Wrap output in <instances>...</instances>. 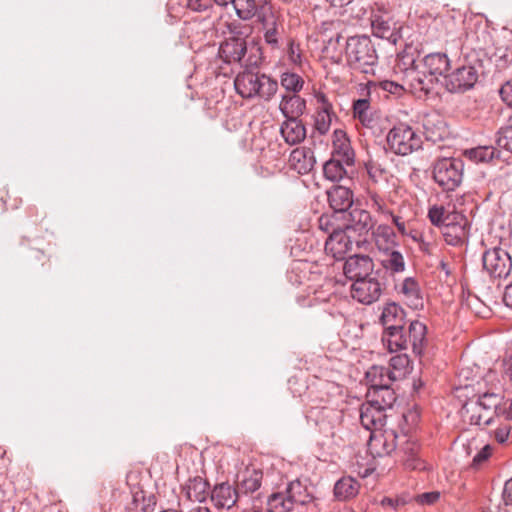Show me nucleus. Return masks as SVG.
Here are the masks:
<instances>
[{
	"label": "nucleus",
	"instance_id": "5",
	"mask_svg": "<svg viewBox=\"0 0 512 512\" xmlns=\"http://www.w3.org/2000/svg\"><path fill=\"white\" fill-rule=\"evenodd\" d=\"M272 507L279 512H290L296 505H306L313 501L314 497L307 485L300 480L289 482L283 491H277L270 495Z\"/></svg>",
	"mask_w": 512,
	"mask_h": 512
},
{
	"label": "nucleus",
	"instance_id": "53",
	"mask_svg": "<svg viewBox=\"0 0 512 512\" xmlns=\"http://www.w3.org/2000/svg\"><path fill=\"white\" fill-rule=\"evenodd\" d=\"M369 203L370 208L383 217L391 214V210L388 208L385 200L380 195L372 193L369 197Z\"/></svg>",
	"mask_w": 512,
	"mask_h": 512
},
{
	"label": "nucleus",
	"instance_id": "61",
	"mask_svg": "<svg viewBox=\"0 0 512 512\" xmlns=\"http://www.w3.org/2000/svg\"><path fill=\"white\" fill-rule=\"evenodd\" d=\"M492 454V447L490 445H485L474 457L472 460L473 467H479L483 462H485Z\"/></svg>",
	"mask_w": 512,
	"mask_h": 512
},
{
	"label": "nucleus",
	"instance_id": "50",
	"mask_svg": "<svg viewBox=\"0 0 512 512\" xmlns=\"http://www.w3.org/2000/svg\"><path fill=\"white\" fill-rule=\"evenodd\" d=\"M365 169L367 171V174L369 175V178L374 182H378L381 180H387V178H388V171L378 161H375V160L367 161L365 163Z\"/></svg>",
	"mask_w": 512,
	"mask_h": 512
},
{
	"label": "nucleus",
	"instance_id": "56",
	"mask_svg": "<svg viewBox=\"0 0 512 512\" xmlns=\"http://www.w3.org/2000/svg\"><path fill=\"white\" fill-rule=\"evenodd\" d=\"M458 224H468V219L464 214L458 211H448L445 214V223H443V226L441 229L458 225Z\"/></svg>",
	"mask_w": 512,
	"mask_h": 512
},
{
	"label": "nucleus",
	"instance_id": "23",
	"mask_svg": "<svg viewBox=\"0 0 512 512\" xmlns=\"http://www.w3.org/2000/svg\"><path fill=\"white\" fill-rule=\"evenodd\" d=\"M373 241L379 252H389L398 247L397 235L394 229L387 224H379L372 230Z\"/></svg>",
	"mask_w": 512,
	"mask_h": 512
},
{
	"label": "nucleus",
	"instance_id": "32",
	"mask_svg": "<svg viewBox=\"0 0 512 512\" xmlns=\"http://www.w3.org/2000/svg\"><path fill=\"white\" fill-rule=\"evenodd\" d=\"M209 487V483L205 479L196 476L187 481L182 492L191 501L203 502L209 495Z\"/></svg>",
	"mask_w": 512,
	"mask_h": 512
},
{
	"label": "nucleus",
	"instance_id": "43",
	"mask_svg": "<svg viewBox=\"0 0 512 512\" xmlns=\"http://www.w3.org/2000/svg\"><path fill=\"white\" fill-rule=\"evenodd\" d=\"M280 83L287 93L290 94H298L304 86L303 78L293 72H284L281 75Z\"/></svg>",
	"mask_w": 512,
	"mask_h": 512
},
{
	"label": "nucleus",
	"instance_id": "47",
	"mask_svg": "<svg viewBox=\"0 0 512 512\" xmlns=\"http://www.w3.org/2000/svg\"><path fill=\"white\" fill-rule=\"evenodd\" d=\"M495 142L500 151L512 154V125L501 127L496 133Z\"/></svg>",
	"mask_w": 512,
	"mask_h": 512
},
{
	"label": "nucleus",
	"instance_id": "39",
	"mask_svg": "<svg viewBox=\"0 0 512 512\" xmlns=\"http://www.w3.org/2000/svg\"><path fill=\"white\" fill-rule=\"evenodd\" d=\"M384 258L381 260L382 267L391 275L403 273L406 269V262L403 254L393 249L389 252H384Z\"/></svg>",
	"mask_w": 512,
	"mask_h": 512
},
{
	"label": "nucleus",
	"instance_id": "54",
	"mask_svg": "<svg viewBox=\"0 0 512 512\" xmlns=\"http://www.w3.org/2000/svg\"><path fill=\"white\" fill-rule=\"evenodd\" d=\"M446 212L447 209H445V207L434 205L428 210V218L434 226H437L441 229L443 223H445Z\"/></svg>",
	"mask_w": 512,
	"mask_h": 512
},
{
	"label": "nucleus",
	"instance_id": "18",
	"mask_svg": "<svg viewBox=\"0 0 512 512\" xmlns=\"http://www.w3.org/2000/svg\"><path fill=\"white\" fill-rule=\"evenodd\" d=\"M288 163L292 170L306 175L313 170L316 164L314 151L306 146L297 147L290 153Z\"/></svg>",
	"mask_w": 512,
	"mask_h": 512
},
{
	"label": "nucleus",
	"instance_id": "64",
	"mask_svg": "<svg viewBox=\"0 0 512 512\" xmlns=\"http://www.w3.org/2000/svg\"><path fill=\"white\" fill-rule=\"evenodd\" d=\"M258 500H254L251 508L245 510L244 512H279L272 507V498L269 496L266 501V508L263 509L258 504Z\"/></svg>",
	"mask_w": 512,
	"mask_h": 512
},
{
	"label": "nucleus",
	"instance_id": "37",
	"mask_svg": "<svg viewBox=\"0 0 512 512\" xmlns=\"http://www.w3.org/2000/svg\"><path fill=\"white\" fill-rule=\"evenodd\" d=\"M382 342L387 346L390 352L406 350L409 347V341L406 332H404V328L384 331Z\"/></svg>",
	"mask_w": 512,
	"mask_h": 512
},
{
	"label": "nucleus",
	"instance_id": "60",
	"mask_svg": "<svg viewBox=\"0 0 512 512\" xmlns=\"http://www.w3.org/2000/svg\"><path fill=\"white\" fill-rule=\"evenodd\" d=\"M214 0H187V7L195 12H203L213 6Z\"/></svg>",
	"mask_w": 512,
	"mask_h": 512
},
{
	"label": "nucleus",
	"instance_id": "30",
	"mask_svg": "<svg viewBox=\"0 0 512 512\" xmlns=\"http://www.w3.org/2000/svg\"><path fill=\"white\" fill-rule=\"evenodd\" d=\"M421 63L422 67L436 78L447 75L450 68V60L444 53H430L422 59Z\"/></svg>",
	"mask_w": 512,
	"mask_h": 512
},
{
	"label": "nucleus",
	"instance_id": "35",
	"mask_svg": "<svg viewBox=\"0 0 512 512\" xmlns=\"http://www.w3.org/2000/svg\"><path fill=\"white\" fill-rule=\"evenodd\" d=\"M502 400L503 399L498 394L485 393L480 396L475 403L470 406L466 404L463 408L467 413L478 412L481 410L494 411V413H496V418H499L498 408H500Z\"/></svg>",
	"mask_w": 512,
	"mask_h": 512
},
{
	"label": "nucleus",
	"instance_id": "41",
	"mask_svg": "<svg viewBox=\"0 0 512 512\" xmlns=\"http://www.w3.org/2000/svg\"><path fill=\"white\" fill-rule=\"evenodd\" d=\"M441 230L446 243L452 246L461 245L468 236V224L452 225Z\"/></svg>",
	"mask_w": 512,
	"mask_h": 512
},
{
	"label": "nucleus",
	"instance_id": "10",
	"mask_svg": "<svg viewBox=\"0 0 512 512\" xmlns=\"http://www.w3.org/2000/svg\"><path fill=\"white\" fill-rule=\"evenodd\" d=\"M354 236L344 229H334L325 242V251L335 259H343L344 255L352 250L355 243L358 248L365 243V240L353 239Z\"/></svg>",
	"mask_w": 512,
	"mask_h": 512
},
{
	"label": "nucleus",
	"instance_id": "29",
	"mask_svg": "<svg viewBox=\"0 0 512 512\" xmlns=\"http://www.w3.org/2000/svg\"><path fill=\"white\" fill-rule=\"evenodd\" d=\"M406 334L409 341V346L412 347L413 352L416 355L421 356L427 343L426 325L418 320L411 321L408 327V333Z\"/></svg>",
	"mask_w": 512,
	"mask_h": 512
},
{
	"label": "nucleus",
	"instance_id": "63",
	"mask_svg": "<svg viewBox=\"0 0 512 512\" xmlns=\"http://www.w3.org/2000/svg\"><path fill=\"white\" fill-rule=\"evenodd\" d=\"M499 418L512 420V399L502 400L500 408H498Z\"/></svg>",
	"mask_w": 512,
	"mask_h": 512
},
{
	"label": "nucleus",
	"instance_id": "27",
	"mask_svg": "<svg viewBox=\"0 0 512 512\" xmlns=\"http://www.w3.org/2000/svg\"><path fill=\"white\" fill-rule=\"evenodd\" d=\"M380 322L384 327V331L404 328L405 312L397 303H388L383 308Z\"/></svg>",
	"mask_w": 512,
	"mask_h": 512
},
{
	"label": "nucleus",
	"instance_id": "11",
	"mask_svg": "<svg viewBox=\"0 0 512 512\" xmlns=\"http://www.w3.org/2000/svg\"><path fill=\"white\" fill-rule=\"evenodd\" d=\"M382 291V283L371 275L357 279L351 286L352 298L365 305H370L378 301Z\"/></svg>",
	"mask_w": 512,
	"mask_h": 512
},
{
	"label": "nucleus",
	"instance_id": "58",
	"mask_svg": "<svg viewBox=\"0 0 512 512\" xmlns=\"http://www.w3.org/2000/svg\"><path fill=\"white\" fill-rule=\"evenodd\" d=\"M511 425L509 423H500L493 431V436L499 444H504L510 437Z\"/></svg>",
	"mask_w": 512,
	"mask_h": 512
},
{
	"label": "nucleus",
	"instance_id": "44",
	"mask_svg": "<svg viewBox=\"0 0 512 512\" xmlns=\"http://www.w3.org/2000/svg\"><path fill=\"white\" fill-rule=\"evenodd\" d=\"M309 264L307 262H295L287 273V278L292 285H302L308 279Z\"/></svg>",
	"mask_w": 512,
	"mask_h": 512
},
{
	"label": "nucleus",
	"instance_id": "26",
	"mask_svg": "<svg viewBox=\"0 0 512 512\" xmlns=\"http://www.w3.org/2000/svg\"><path fill=\"white\" fill-rule=\"evenodd\" d=\"M279 109L285 119L300 118L306 110V100L299 94L282 95Z\"/></svg>",
	"mask_w": 512,
	"mask_h": 512
},
{
	"label": "nucleus",
	"instance_id": "51",
	"mask_svg": "<svg viewBox=\"0 0 512 512\" xmlns=\"http://www.w3.org/2000/svg\"><path fill=\"white\" fill-rule=\"evenodd\" d=\"M420 64L416 63L415 59H411L409 62V67L404 69V81L408 85L410 91H413V85L418 81L419 76H422V71L420 69Z\"/></svg>",
	"mask_w": 512,
	"mask_h": 512
},
{
	"label": "nucleus",
	"instance_id": "13",
	"mask_svg": "<svg viewBox=\"0 0 512 512\" xmlns=\"http://www.w3.org/2000/svg\"><path fill=\"white\" fill-rule=\"evenodd\" d=\"M315 99L317 108L314 116V129L320 135H325L330 130L332 117L336 115L333 111L332 103L324 93H316Z\"/></svg>",
	"mask_w": 512,
	"mask_h": 512
},
{
	"label": "nucleus",
	"instance_id": "45",
	"mask_svg": "<svg viewBox=\"0 0 512 512\" xmlns=\"http://www.w3.org/2000/svg\"><path fill=\"white\" fill-rule=\"evenodd\" d=\"M372 28L375 36L387 39L393 44H396L399 36L391 29L388 22L377 18L372 22Z\"/></svg>",
	"mask_w": 512,
	"mask_h": 512
},
{
	"label": "nucleus",
	"instance_id": "33",
	"mask_svg": "<svg viewBox=\"0 0 512 512\" xmlns=\"http://www.w3.org/2000/svg\"><path fill=\"white\" fill-rule=\"evenodd\" d=\"M367 400L374 405L386 410L391 409L397 397L391 385L384 386L379 389H368L366 394Z\"/></svg>",
	"mask_w": 512,
	"mask_h": 512
},
{
	"label": "nucleus",
	"instance_id": "42",
	"mask_svg": "<svg viewBox=\"0 0 512 512\" xmlns=\"http://www.w3.org/2000/svg\"><path fill=\"white\" fill-rule=\"evenodd\" d=\"M371 89H374L375 91L377 89H381L397 97L402 96L405 91V87L402 84L390 80L368 82L365 88H363V90H367V95L370 94Z\"/></svg>",
	"mask_w": 512,
	"mask_h": 512
},
{
	"label": "nucleus",
	"instance_id": "22",
	"mask_svg": "<svg viewBox=\"0 0 512 512\" xmlns=\"http://www.w3.org/2000/svg\"><path fill=\"white\" fill-rule=\"evenodd\" d=\"M263 472L259 469L247 467L238 473L236 488L239 495H248L256 492L262 484Z\"/></svg>",
	"mask_w": 512,
	"mask_h": 512
},
{
	"label": "nucleus",
	"instance_id": "34",
	"mask_svg": "<svg viewBox=\"0 0 512 512\" xmlns=\"http://www.w3.org/2000/svg\"><path fill=\"white\" fill-rule=\"evenodd\" d=\"M360 489V483L351 476H343L334 485V496L337 500L346 501L354 498Z\"/></svg>",
	"mask_w": 512,
	"mask_h": 512
},
{
	"label": "nucleus",
	"instance_id": "62",
	"mask_svg": "<svg viewBox=\"0 0 512 512\" xmlns=\"http://www.w3.org/2000/svg\"><path fill=\"white\" fill-rule=\"evenodd\" d=\"M499 93L502 101L509 107H512V81H507L503 84Z\"/></svg>",
	"mask_w": 512,
	"mask_h": 512
},
{
	"label": "nucleus",
	"instance_id": "3",
	"mask_svg": "<svg viewBox=\"0 0 512 512\" xmlns=\"http://www.w3.org/2000/svg\"><path fill=\"white\" fill-rule=\"evenodd\" d=\"M345 56L347 64L361 73H372L378 62L375 46L368 36H353L346 41Z\"/></svg>",
	"mask_w": 512,
	"mask_h": 512
},
{
	"label": "nucleus",
	"instance_id": "17",
	"mask_svg": "<svg viewBox=\"0 0 512 512\" xmlns=\"http://www.w3.org/2000/svg\"><path fill=\"white\" fill-rule=\"evenodd\" d=\"M359 417L361 425L371 432L380 430L386 421L385 410L368 400L361 405Z\"/></svg>",
	"mask_w": 512,
	"mask_h": 512
},
{
	"label": "nucleus",
	"instance_id": "1",
	"mask_svg": "<svg viewBox=\"0 0 512 512\" xmlns=\"http://www.w3.org/2000/svg\"><path fill=\"white\" fill-rule=\"evenodd\" d=\"M483 68L480 53L471 49L458 59L456 68L445 75V86L449 92L461 93L474 87Z\"/></svg>",
	"mask_w": 512,
	"mask_h": 512
},
{
	"label": "nucleus",
	"instance_id": "38",
	"mask_svg": "<svg viewBox=\"0 0 512 512\" xmlns=\"http://www.w3.org/2000/svg\"><path fill=\"white\" fill-rule=\"evenodd\" d=\"M264 40L272 49H279L281 46V37L283 26L281 22L272 17L263 21Z\"/></svg>",
	"mask_w": 512,
	"mask_h": 512
},
{
	"label": "nucleus",
	"instance_id": "28",
	"mask_svg": "<svg viewBox=\"0 0 512 512\" xmlns=\"http://www.w3.org/2000/svg\"><path fill=\"white\" fill-rule=\"evenodd\" d=\"M330 207L335 212H346L353 204V193L344 186H335L327 192Z\"/></svg>",
	"mask_w": 512,
	"mask_h": 512
},
{
	"label": "nucleus",
	"instance_id": "12",
	"mask_svg": "<svg viewBox=\"0 0 512 512\" xmlns=\"http://www.w3.org/2000/svg\"><path fill=\"white\" fill-rule=\"evenodd\" d=\"M374 262L368 255L355 254L346 259L343 265L345 276L356 281L372 275Z\"/></svg>",
	"mask_w": 512,
	"mask_h": 512
},
{
	"label": "nucleus",
	"instance_id": "24",
	"mask_svg": "<svg viewBox=\"0 0 512 512\" xmlns=\"http://www.w3.org/2000/svg\"><path fill=\"white\" fill-rule=\"evenodd\" d=\"M368 389H379L384 386L392 385L399 375H396L390 368L384 366H372L365 374Z\"/></svg>",
	"mask_w": 512,
	"mask_h": 512
},
{
	"label": "nucleus",
	"instance_id": "19",
	"mask_svg": "<svg viewBox=\"0 0 512 512\" xmlns=\"http://www.w3.org/2000/svg\"><path fill=\"white\" fill-rule=\"evenodd\" d=\"M397 435L393 430H385L384 432H372L369 440V449L376 456L389 455L395 451L397 447Z\"/></svg>",
	"mask_w": 512,
	"mask_h": 512
},
{
	"label": "nucleus",
	"instance_id": "15",
	"mask_svg": "<svg viewBox=\"0 0 512 512\" xmlns=\"http://www.w3.org/2000/svg\"><path fill=\"white\" fill-rule=\"evenodd\" d=\"M395 290L402 300L412 309L423 308V296L419 282L414 277H406L395 285Z\"/></svg>",
	"mask_w": 512,
	"mask_h": 512
},
{
	"label": "nucleus",
	"instance_id": "57",
	"mask_svg": "<svg viewBox=\"0 0 512 512\" xmlns=\"http://www.w3.org/2000/svg\"><path fill=\"white\" fill-rule=\"evenodd\" d=\"M440 498V492L438 491H430L422 494H418L412 498L419 505H433Z\"/></svg>",
	"mask_w": 512,
	"mask_h": 512
},
{
	"label": "nucleus",
	"instance_id": "48",
	"mask_svg": "<svg viewBox=\"0 0 512 512\" xmlns=\"http://www.w3.org/2000/svg\"><path fill=\"white\" fill-rule=\"evenodd\" d=\"M435 128L431 126V122L427 120L424 123V136L427 141L436 143L442 140L446 134V128L442 121H439Z\"/></svg>",
	"mask_w": 512,
	"mask_h": 512
},
{
	"label": "nucleus",
	"instance_id": "7",
	"mask_svg": "<svg viewBox=\"0 0 512 512\" xmlns=\"http://www.w3.org/2000/svg\"><path fill=\"white\" fill-rule=\"evenodd\" d=\"M386 140L391 151L402 156L411 154L422 146L421 136L406 123L393 126Z\"/></svg>",
	"mask_w": 512,
	"mask_h": 512
},
{
	"label": "nucleus",
	"instance_id": "25",
	"mask_svg": "<svg viewBox=\"0 0 512 512\" xmlns=\"http://www.w3.org/2000/svg\"><path fill=\"white\" fill-rule=\"evenodd\" d=\"M306 127L300 118L285 119L280 126V133L289 145H296L306 138Z\"/></svg>",
	"mask_w": 512,
	"mask_h": 512
},
{
	"label": "nucleus",
	"instance_id": "46",
	"mask_svg": "<svg viewBox=\"0 0 512 512\" xmlns=\"http://www.w3.org/2000/svg\"><path fill=\"white\" fill-rule=\"evenodd\" d=\"M437 81L438 78L429 74L427 70L423 68L422 76H419L418 81H416L417 83L413 85L412 93L428 95L433 90Z\"/></svg>",
	"mask_w": 512,
	"mask_h": 512
},
{
	"label": "nucleus",
	"instance_id": "55",
	"mask_svg": "<svg viewBox=\"0 0 512 512\" xmlns=\"http://www.w3.org/2000/svg\"><path fill=\"white\" fill-rule=\"evenodd\" d=\"M409 364V358L406 355H397L390 359L389 367L399 378L405 374V370Z\"/></svg>",
	"mask_w": 512,
	"mask_h": 512
},
{
	"label": "nucleus",
	"instance_id": "49",
	"mask_svg": "<svg viewBox=\"0 0 512 512\" xmlns=\"http://www.w3.org/2000/svg\"><path fill=\"white\" fill-rule=\"evenodd\" d=\"M236 13L242 20L252 19L257 12V3L255 0H238Z\"/></svg>",
	"mask_w": 512,
	"mask_h": 512
},
{
	"label": "nucleus",
	"instance_id": "52",
	"mask_svg": "<svg viewBox=\"0 0 512 512\" xmlns=\"http://www.w3.org/2000/svg\"><path fill=\"white\" fill-rule=\"evenodd\" d=\"M470 413V423L478 426H488L494 422L496 413L489 410H481L478 412Z\"/></svg>",
	"mask_w": 512,
	"mask_h": 512
},
{
	"label": "nucleus",
	"instance_id": "40",
	"mask_svg": "<svg viewBox=\"0 0 512 512\" xmlns=\"http://www.w3.org/2000/svg\"><path fill=\"white\" fill-rule=\"evenodd\" d=\"M465 154L476 163H492L501 158V151L494 146H478L467 150Z\"/></svg>",
	"mask_w": 512,
	"mask_h": 512
},
{
	"label": "nucleus",
	"instance_id": "31",
	"mask_svg": "<svg viewBox=\"0 0 512 512\" xmlns=\"http://www.w3.org/2000/svg\"><path fill=\"white\" fill-rule=\"evenodd\" d=\"M420 446L413 440H406L401 446V452L404 454L403 463L406 468L411 470L427 469L425 461L419 455Z\"/></svg>",
	"mask_w": 512,
	"mask_h": 512
},
{
	"label": "nucleus",
	"instance_id": "16",
	"mask_svg": "<svg viewBox=\"0 0 512 512\" xmlns=\"http://www.w3.org/2000/svg\"><path fill=\"white\" fill-rule=\"evenodd\" d=\"M348 215L345 229L353 236L354 234L359 237L367 235L373 229L375 223L369 211L356 207L351 209Z\"/></svg>",
	"mask_w": 512,
	"mask_h": 512
},
{
	"label": "nucleus",
	"instance_id": "8",
	"mask_svg": "<svg viewBox=\"0 0 512 512\" xmlns=\"http://www.w3.org/2000/svg\"><path fill=\"white\" fill-rule=\"evenodd\" d=\"M307 418L324 436L334 437L342 424L343 410L330 406L313 407L308 412Z\"/></svg>",
	"mask_w": 512,
	"mask_h": 512
},
{
	"label": "nucleus",
	"instance_id": "4",
	"mask_svg": "<svg viewBox=\"0 0 512 512\" xmlns=\"http://www.w3.org/2000/svg\"><path fill=\"white\" fill-rule=\"evenodd\" d=\"M247 41L244 36L227 37L219 47V57L227 64H240L245 68L258 67L262 62L260 47H251L248 57Z\"/></svg>",
	"mask_w": 512,
	"mask_h": 512
},
{
	"label": "nucleus",
	"instance_id": "14",
	"mask_svg": "<svg viewBox=\"0 0 512 512\" xmlns=\"http://www.w3.org/2000/svg\"><path fill=\"white\" fill-rule=\"evenodd\" d=\"M331 158L339 160L346 166L354 167L355 152L345 131L336 129L333 132Z\"/></svg>",
	"mask_w": 512,
	"mask_h": 512
},
{
	"label": "nucleus",
	"instance_id": "36",
	"mask_svg": "<svg viewBox=\"0 0 512 512\" xmlns=\"http://www.w3.org/2000/svg\"><path fill=\"white\" fill-rule=\"evenodd\" d=\"M352 170L353 167L346 166V164L334 158H330L323 165L324 177L332 182H339L344 178H349Z\"/></svg>",
	"mask_w": 512,
	"mask_h": 512
},
{
	"label": "nucleus",
	"instance_id": "21",
	"mask_svg": "<svg viewBox=\"0 0 512 512\" xmlns=\"http://www.w3.org/2000/svg\"><path fill=\"white\" fill-rule=\"evenodd\" d=\"M369 95L353 101L352 113L364 127L374 129L377 126L378 114L370 103Z\"/></svg>",
	"mask_w": 512,
	"mask_h": 512
},
{
	"label": "nucleus",
	"instance_id": "2",
	"mask_svg": "<svg viewBox=\"0 0 512 512\" xmlns=\"http://www.w3.org/2000/svg\"><path fill=\"white\" fill-rule=\"evenodd\" d=\"M234 87L242 98L257 97L270 101L278 91V82L264 73L253 72L246 68L236 76Z\"/></svg>",
	"mask_w": 512,
	"mask_h": 512
},
{
	"label": "nucleus",
	"instance_id": "9",
	"mask_svg": "<svg viewBox=\"0 0 512 512\" xmlns=\"http://www.w3.org/2000/svg\"><path fill=\"white\" fill-rule=\"evenodd\" d=\"M484 270L494 278L507 277L512 269V259L508 252L495 247L484 252L482 256Z\"/></svg>",
	"mask_w": 512,
	"mask_h": 512
},
{
	"label": "nucleus",
	"instance_id": "6",
	"mask_svg": "<svg viewBox=\"0 0 512 512\" xmlns=\"http://www.w3.org/2000/svg\"><path fill=\"white\" fill-rule=\"evenodd\" d=\"M463 171L460 158L438 159L433 166V179L444 191H454L462 182Z\"/></svg>",
	"mask_w": 512,
	"mask_h": 512
},
{
	"label": "nucleus",
	"instance_id": "20",
	"mask_svg": "<svg viewBox=\"0 0 512 512\" xmlns=\"http://www.w3.org/2000/svg\"><path fill=\"white\" fill-rule=\"evenodd\" d=\"M239 497L237 488L228 482L217 484L211 492V500L218 509H231L235 506Z\"/></svg>",
	"mask_w": 512,
	"mask_h": 512
},
{
	"label": "nucleus",
	"instance_id": "59",
	"mask_svg": "<svg viewBox=\"0 0 512 512\" xmlns=\"http://www.w3.org/2000/svg\"><path fill=\"white\" fill-rule=\"evenodd\" d=\"M412 501V498L406 495H401L396 498L384 497L381 500L382 506H388L394 509H398Z\"/></svg>",
	"mask_w": 512,
	"mask_h": 512
}]
</instances>
